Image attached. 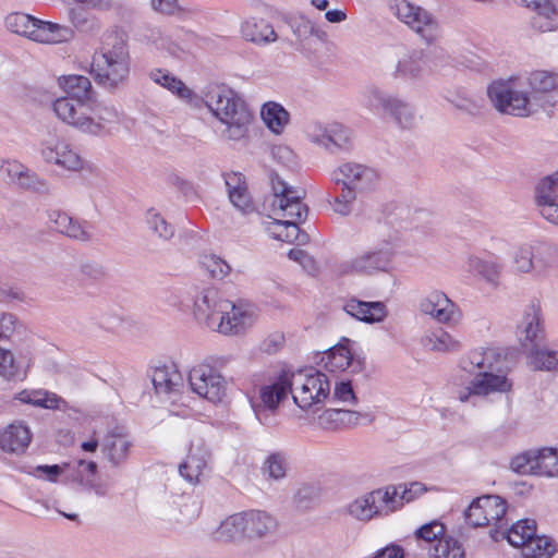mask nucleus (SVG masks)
<instances>
[{
    "label": "nucleus",
    "mask_w": 558,
    "mask_h": 558,
    "mask_svg": "<svg viewBox=\"0 0 558 558\" xmlns=\"http://www.w3.org/2000/svg\"><path fill=\"white\" fill-rule=\"evenodd\" d=\"M510 468L513 472L526 475V474H534L536 475V469H537V458H536V450H529L525 452H522L514 458H512L510 462Z\"/></svg>",
    "instance_id": "nucleus-57"
},
{
    "label": "nucleus",
    "mask_w": 558,
    "mask_h": 558,
    "mask_svg": "<svg viewBox=\"0 0 558 558\" xmlns=\"http://www.w3.org/2000/svg\"><path fill=\"white\" fill-rule=\"evenodd\" d=\"M420 311L429 315L437 323L448 326H453L461 317L458 305L439 290H434L422 299Z\"/></svg>",
    "instance_id": "nucleus-18"
},
{
    "label": "nucleus",
    "mask_w": 558,
    "mask_h": 558,
    "mask_svg": "<svg viewBox=\"0 0 558 558\" xmlns=\"http://www.w3.org/2000/svg\"><path fill=\"white\" fill-rule=\"evenodd\" d=\"M353 361L351 351L344 345H336L324 353L320 363L331 373L345 371Z\"/></svg>",
    "instance_id": "nucleus-43"
},
{
    "label": "nucleus",
    "mask_w": 558,
    "mask_h": 558,
    "mask_svg": "<svg viewBox=\"0 0 558 558\" xmlns=\"http://www.w3.org/2000/svg\"><path fill=\"white\" fill-rule=\"evenodd\" d=\"M519 5L534 11L531 19V26L542 33L551 32L557 28L558 9L551 0H514Z\"/></svg>",
    "instance_id": "nucleus-25"
},
{
    "label": "nucleus",
    "mask_w": 558,
    "mask_h": 558,
    "mask_svg": "<svg viewBox=\"0 0 558 558\" xmlns=\"http://www.w3.org/2000/svg\"><path fill=\"white\" fill-rule=\"evenodd\" d=\"M536 522L533 519H524L514 523L507 532H502V537H506L513 547H524L529 541L535 536Z\"/></svg>",
    "instance_id": "nucleus-42"
},
{
    "label": "nucleus",
    "mask_w": 558,
    "mask_h": 558,
    "mask_svg": "<svg viewBox=\"0 0 558 558\" xmlns=\"http://www.w3.org/2000/svg\"><path fill=\"white\" fill-rule=\"evenodd\" d=\"M400 488L402 486H389L368 494L373 510H376V515H388L403 506Z\"/></svg>",
    "instance_id": "nucleus-33"
},
{
    "label": "nucleus",
    "mask_w": 558,
    "mask_h": 558,
    "mask_svg": "<svg viewBox=\"0 0 558 558\" xmlns=\"http://www.w3.org/2000/svg\"><path fill=\"white\" fill-rule=\"evenodd\" d=\"M518 338L521 345L529 350L536 349L545 339L544 318L538 300H532L525 306L518 325Z\"/></svg>",
    "instance_id": "nucleus-17"
},
{
    "label": "nucleus",
    "mask_w": 558,
    "mask_h": 558,
    "mask_svg": "<svg viewBox=\"0 0 558 558\" xmlns=\"http://www.w3.org/2000/svg\"><path fill=\"white\" fill-rule=\"evenodd\" d=\"M214 537L216 541L223 543L244 537L243 512L234 513L225 519L216 529Z\"/></svg>",
    "instance_id": "nucleus-41"
},
{
    "label": "nucleus",
    "mask_w": 558,
    "mask_h": 558,
    "mask_svg": "<svg viewBox=\"0 0 558 558\" xmlns=\"http://www.w3.org/2000/svg\"><path fill=\"white\" fill-rule=\"evenodd\" d=\"M426 64V56L423 50H412L398 61L395 76L404 78L418 77Z\"/></svg>",
    "instance_id": "nucleus-39"
},
{
    "label": "nucleus",
    "mask_w": 558,
    "mask_h": 558,
    "mask_svg": "<svg viewBox=\"0 0 558 558\" xmlns=\"http://www.w3.org/2000/svg\"><path fill=\"white\" fill-rule=\"evenodd\" d=\"M557 550L556 544L546 536H533L523 547L526 558H550Z\"/></svg>",
    "instance_id": "nucleus-47"
},
{
    "label": "nucleus",
    "mask_w": 558,
    "mask_h": 558,
    "mask_svg": "<svg viewBox=\"0 0 558 558\" xmlns=\"http://www.w3.org/2000/svg\"><path fill=\"white\" fill-rule=\"evenodd\" d=\"M429 352L454 353L461 350V342L442 328L428 331L421 340Z\"/></svg>",
    "instance_id": "nucleus-34"
},
{
    "label": "nucleus",
    "mask_w": 558,
    "mask_h": 558,
    "mask_svg": "<svg viewBox=\"0 0 558 558\" xmlns=\"http://www.w3.org/2000/svg\"><path fill=\"white\" fill-rule=\"evenodd\" d=\"M66 140L56 134H48L40 142V155L43 159L50 165H56L60 161L58 155L61 154L63 148H66Z\"/></svg>",
    "instance_id": "nucleus-55"
},
{
    "label": "nucleus",
    "mask_w": 558,
    "mask_h": 558,
    "mask_svg": "<svg viewBox=\"0 0 558 558\" xmlns=\"http://www.w3.org/2000/svg\"><path fill=\"white\" fill-rule=\"evenodd\" d=\"M204 101L214 116L225 124L221 136L228 141H240L247 136L253 114L246 102L226 85L211 84L206 87Z\"/></svg>",
    "instance_id": "nucleus-3"
},
{
    "label": "nucleus",
    "mask_w": 558,
    "mask_h": 558,
    "mask_svg": "<svg viewBox=\"0 0 558 558\" xmlns=\"http://www.w3.org/2000/svg\"><path fill=\"white\" fill-rule=\"evenodd\" d=\"M133 441L130 436L120 428L108 432L101 442V453L111 468H121L129 459Z\"/></svg>",
    "instance_id": "nucleus-22"
},
{
    "label": "nucleus",
    "mask_w": 558,
    "mask_h": 558,
    "mask_svg": "<svg viewBox=\"0 0 558 558\" xmlns=\"http://www.w3.org/2000/svg\"><path fill=\"white\" fill-rule=\"evenodd\" d=\"M0 169L9 177L12 183L23 190L39 194L50 193L49 183L17 160H3Z\"/></svg>",
    "instance_id": "nucleus-21"
},
{
    "label": "nucleus",
    "mask_w": 558,
    "mask_h": 558,
    "mask_svg": "<svg viewBox=\"0 0 558 558\" xmlns=\"http://www.w3.org/2000/svg\"><path fill=\"white\" fill-rule=\"evenodd\" d=\"M336 186H345L359 195L373 192L379 182L378 172L366 165L348 161L337 166L331 172Z\"/></svg>",
    "instance_id": "nucleus-12"
},
{
    "label": "nucleus",
    "mask_w": 558,
    "mask_h": 558,
    "mask_svg": "<svg viewBox=\"0 0 558 558\" xmlns=\"http://www.w3.org/2000/svg\"><path fill=\"white\" fill-rule=\"evenodd\" d=\"M58 82L60 87L68 95L66 97L76 99L77 102L92 100L94 92L88 77L72 74L59 77Z\"/></svg>",
    "instance_id": "nucleus-37"
},
{
    "label": "nucleus",
    "mask_w": 558,
    "mask_h": 558,
    "mask_svg": "<svg viewBox=\"0 0 558 558\" xmlns=\"http://www.w3.org/2000/svg\"><path fill=\"white\" fill-rule=\"evenodd\" d=\"M493 107L500 113L513 117H529L537 112V97L530 96L519 80H498L487 87Z\"/></svg>",
    "instance_id": "nucleus-5"
},
{
    "label": "nucleus",
    "mask_w": 558,
    "mask_h": 558,
    "mask_svg": "<svg viewBox=\"0 0 558 558\" xmlns=\"http://www.w3.org/2000/svg\"><path fill=\"white\" fill-rule=\"evenodd\" d=\"M359 196L357 193L352 190L340 186V193L336 194L332 201H329L331 208L335 213L341 216H348L351 214L353 204Z\"/></svg>",
    "instance_id": "nucleus-58"
},
{
    "label": "nucleus",
    "mask_w": 558,
    "mask_h": 558,
    "mask_svg": "<svg viewBox=\"0 0 558 558\" xmlns=\"http://www.w3.org/2000/svg\"><path fill=\"white\" fill-rule=\"evenodd\" d=\"M50 228L70 239L86 242L92 239L88 223L62 210H51L48 215Z\"/></svg>",
    "instance_id": "nucleus-24"
},
{
    "label": "nucleus",
    "mask_w": 558,
    "mask_h": 558,
    "mask_svg": "<svg viewBox=\"0 0 558 558\" xmlns=\"http://www.w3.org/2000/svg\"><path fill=\"white\" fill-rule=\"evenodd\" d=\"M469 266L487 281H495L502 269V264L498 258L483 259L480 257H471L469 259Z\"/></svg>",
    "instance_id": "nucleus-56"
},
{
    "label": "nucleus",
    "mask_w": 558,
    "mask_h": 558,
    "mask_svg": "<svg viewBox=\"0 0 558 558\" xmlns=\"http://www.w3.org/2000/svg\"><path fill=\"white\" fill-rule=\"evenodd\" d=\"M204 101L214 116L225 124L221 136L228 141H240L247 136L253 114L246 102L226 85L211 84L206 87Z\"/></svg>",
    "instance_id": "nucleus-2"
},
{
    "label": "nucleus",
    "mask_w": 558,
    "mask_h": 558,
    "mask_svg": "<svg viewBox=\"0 0 558 558\" xmlns=\"http://www.w3.org/2000/svg\"><path fill=\"white\" fill-rule=\"evenodd\" d=\"M289 469L288 456L283 451L271 452L263 462L262 472L267 478L281 481Z\"/></svg>",
    "instance_id": "nucleus-45"
},
{
    "label": "nucleus",
    "mask_w": 558,
    "mask_h": 558,
    "mask_svg": "<svg viewBox=\"0 0 558 558\" xmlns=\"http://www.w3.org/2000/svg\"><path fill=\"white\" fill-rule=\"evenodd\" d=\"M291 395L294 403L308 410L323 403L330 393V381L326 374L314 368L289 373Z\"/></svg>",
    "instance_id": "nucleus-9"
},
{
    "label": "nucleus",
    "mask_w": 558,
    "mask_h": 558,
    "mask_svg": "<svg viewBox=\"0 0 558 558\" xmlns=\"http://www.w3.org/2000/svg\"><path fill=\"white\" fill-rule=\"evenodd\" d=\"M149 78L160 86L167 88L181 99H191L193 92L177 76L161 69H154L149 72Z\"/></svg>",
    "instance_id": "nucleus-40"
},
{
    "label": "nucleus",
    "mask_w": 558,
    "mask_h": 558,
    "mask_svg": "<svg viewBox=\"0 0 558 558\" xmlns=\"http://www.w3.org/2000/svg\"><path fill=\"white\" fill-rule=\"evenodd\" d=\"M31 440V430L22 422H14L0 432V448L9 453H23Z\"/></svg>",
    "instance_id": "nucleus-28"
},
{
    "label": "nucleus",
    "mask_w": 558,
    "mask_h": 558,
    "mask_svg": "<svg viewBox=\"0 0 558 558\" xmlns=\"http://www.w3.org/2000/svg\"><path fill=\"white\" fill-rule=\"evenodd\" d=\"M397 254V245L389 238L378 240L372 247L357 254L341 265L343 274H359L372 276L378 272H388L392 267Z\"/></svg>",
    "instance_id": "nucleus-8"
},
{
    "label": "nucleus",
    "mask_w": 558,
    "mask_h": 558,
    "mask_svg": "<svg viewBox=\"0 0 558 558\" xmlns=\"http://www.w3.org/2000/svg\"><path fill=\"white\" fill-rule=\"evenodd\" d=\"M492 356V350H484L482 348L472 350L461 357L460 367L469 374L476 375V373L493 368Z\"/></svg>",
    "instance_id": "nucleus-44"
},
{
    "label": "nucleus",
    "mask_w": 558,
    "mask_h": 558,
    "mask_svg": "<svg viewBox=\"0 0 558 558\" xmlns=\"http://www.w3.org/2000/svg\"><path fill=\"white\" fill-rule=\"evenodd\" d=\"M60 161L56 166L72 172L81 171L84 168L85 160L82 156L66 142V148H63L58 155Z\"/></svg>",
    "instance_id": "nucleus-59"
},
{
    "label": "nucleus",
    "mask_w": 558,
    "mask_h": 558,
    "mask_svg": "<svg viewBox=\"0 0 558 558\" xmlns=\"http://www.w3.org/2000/svg\"><path fill=\"white\" fill-rule=\"evenodd\" d=\"M527 86L531 89L530 96H536L538 108L551 110L556 104L550 93L558 89V73L549 71H534L527 77Z\"/></svg>",
    "instance_id": "nucleus-23"
},
{
    "label": "nucleus",
    "mask_w": 558,
    "mask_h": 558,
    "mask_svg": "<svg viewBox=\"0 0 558 558\" xmlns=\"http://www.w3.org/2000/svg\"><path fill=\"white\" fill-rule=\"evenodd\" d=\"M260 117L266 126L276 134L282 133L290 119L289 112L275 101H268L263 105Z\"/></svg>",
    "instance_id": "nucleus-38"
},
{
    "label": "nucleus",
    "mask_w": 558,
    "mask_h": 558,
    "mask_svg": "<svg viewBox=\"0 0 558 558\" xmlns=\"http://www.w3.org/2000/svg\"><path fill=\"white\" fill-rule=\"evenodd\" d=\"M203 268L216 280H222L231 271L230 265L217 255H206L202 259Z\"/></svg>",
    "instance_id": "nucleus-60"
},
{
    "label": "nucleus",
    "mask_w": 558,
    "mask_h": 558,
    "mask_svg": "<svg viewBox=\"0 0 558 558\" xmlns=\"http://www.w3.org/2000/svg\"><path fill=\"white\" fill-rule=\"evenodd\" d=\"M149 40L157 49L165 50L172 56H179V53L182 51L180 46L174 43L170 36L163 34L159 29L151 31Z\"/></svg>",
    "instance_id": "nucleus-64"
},
{
    "label": "nucleus",
    "mask_w": 558,
    "mask_h": 558,
    "mask_svg": "<svg viewBox=\"0 0 558 558\" xmlns=\"http://www.w3.org/2000/svg\"><path fill=\"white\" fill-rule=\"evenodd\" d=\"M85 102H77L76 99L69 97H60L52 104L53 111L63 122L74 126L83 133L94 136H105L107 129L101 122L89 117L84 111Z\"/></svg>",
    "instance_id": "nucleus-13"
},
{
    "label": "nucleus",
    "mask_w": 558,
    "mask_h": 558,
    "mask_svg": "<svg viewBox=\"0 0 558 558\" xmlns=\"http://www.w3.org/2000/svg\"><path fill=\"white\" fill-rule=\"evenodd\" d=\"M225 183L229 199L236 209L244 215L255 211L254 203L247 191L245 177L242 173L231 172L225 174Z\"/></svg>",
    "instance_id": "nucleus-27"
},
{
    "label": "nucleus",
    "mask_w": 558,
    "mask_h": 558,
    "mask_svg": "<svg viewBox=\"0 0 558 558\" xmlns=\"http://www.w3.org/2000/svg\"><path fill=\"white\" fill-rule=\"evenodd\" d=\"M313 142L335 153L350 148L351 132L340 123L328 124L322 132L313 137Z\"/></svg>",
    "instance_id": "nucleus-32"
},
{
    "label": "nucleus",
    "mask_w": 558,
    "mask_h": 558,
    "mask_svg": "<svg viewBox=\"0 0 558 558\" xmlns=\"http://www.w3.org/2000/svg\"><path fill=\"white\" fill-rule=\"evenodd\" d=\"M189 384L193 392L210 402H219L226 395V379L211 365L202 363L189 372Z\"/></svg>",
    "instance_id": "nucleus-14"
},
{
    "label": "nucleus",
    "mask_w": 558,
    "mask_h": 558,
    "mask_svg": "<svg viewBox=\"0 0 558 558\" xmlns=\"http://www.w3.org/2000/svg\"><path fill=\"white\" fill-rule=\"evenodd\" d=\"M430 558H465V549L459 539L452 536L439 539L429 551Z\"/></svg>",
    "instance_id": "nucleus-49"
},
{
    "label": "nucleus",
    "mask_w": 558,
    "mask_h": 558,
    "mask_svg": "<svg viewBox=\"0 0 558 558\" xmlns=\"http://www.w3.org/2000/svg\"><path fill=\"white\" fill-rule=\"evenodd\" d=\"M537 469L536 475L548 477L558 476V450L543 448L536 450Z\"/></svg>",
    "instance_id": "nucleus-51"
},
{
    "label": "nucleus",
    "mask_w": 558,
    "mask_h": 558,
    "mask_svg": "<svg viewBox=\"0 0 558 558\" xmlns=\"http://www.w3.org/2000/svg\"><path fill=\"white\" fill-rule=\"evenodd\" d=\"M533 351V364L537 369L558 371V349Z\"/></svg>",
    "instance_id": "nucleus-62"
},
{
    "label": "nucleus",
    "mask_w": 558,
    "mask_h": 558,
    "mask_svg": "<svg viewBox=\"0 0 558 558\" xmlns=\"http://www.w3.org/2000/svg\"><path fill=\"white\" fill-rule=\"evenodd\" d=\"M446 526L438 520H433L423 524L414 532L416 542H424L426 544H437L439 539L447 538Z\"/></svg>",
    "instance_id": "nucleus-53"
},
{
    "label": "nucleus",
    "mask_w": 558,
    "mask_h": 558,
    "mask_svg": "<svg viewBox=\"0 0 558 558\" xmlns=\"http://www.w3.org/2000/svg\"><path fill=\"white\" fill-rule=\"evenodd\" d=\"M291 385L289 373L283 372L274 383L262 386L257 395L250 397L251 407L262 424H271L280 402L291 393Z\"/></svg>",
    "instance_id": "nucleus-11"
},
{
    "label": "nucleus",
    "mask_w": 558,
    "mask_h": 558,
    "mask_svg": "<svg viewBox=\"0 0 558 558\" xmlns=\"http://www.w3.org/2000/svg\"><path fill=\"white\" fill-rule=\"evenodd\" d=\"M151 383L159 396H169L183 387V376L173 362L156 366L151 372Z\"/></svg>",
    "instance_id": "nucleus-26"
},
{
    "label": "nucleus",
    "mask_w": 558,
    "mask_h": 558,
    "mask_svg": "<svg viewBox=\"0 0 558 558\" xmlns=\"http://www.w3.org/2000/svg\"><path fill=\"white\" fill-rule=\"evenodd\" d=\"M514 270L520 274H543L550 264V248L546 243H524L512 253Z\"/></svg>",
    "instance_id": "nucleus-16"
},
{
    "label": "nucleus",
    "mask_w": 558,
    "mask_h": 558,
    "mask_svg": "<svg viewBox=\"0 0 558 558\" xmlns=\"http://www.w3.org/2000/svg\"><path fill=\"white\" fill-rule=\"evenodd\" d=\"M105 268L96 262H83L80 264L76 277L78 280L85 283H94L105 278Z\"/></svg>",
    "instance_id": "nucleus-61"
},
{
    "label": "nucleus",
    "mask_w": 558,
    "mask_h": 558,
    "mask_svg": "<svg viewBox=\"0 0 558 558\" xmlns=\"http://www.w3.org/2000/svg\"><path fill=\"white\" fill-rule=\"evenodd\" d=\"M193 315L199 324L223 335H238L252 324V314L246 304L223 299L213 286L196 290Z\"/></svg>",
    "instance_id": "nucleus-1"
},
{
    "label": "nucleus",
    "mask_w": 558,
    "mask_h": 558,
    "mask_svg": "<svg viewBox=\"0 0 558 558\" xmlns=\"http://www.w3.org/2000/svg\"><path fill=\"white\" fill-rule=\"evenodd\" d=\"M348 512L350 515L361 521H368L376 515V510H373L368 494L351 502L348 506Z\"/></svg>",
    "instance_id": "nucleus-63"
},
{
    "label": "nucleus",
    "mask_w": 558,
    "mask_h": 558,
    "mask_svg": "<svg viewBox=\"0 0 558 558\" xmlns=\"http://www.w3.org/2000/svg\"><path fill=\"white\" fill-rule=\"evenodd\" d=\"M5 26L10 32L40 44L65 43L74 35L68 26L43 21L22 12L9 14L5 17Z\"/></svg>",
    "instance_id": "nucleus-7"
},
{
    "label": "nucleus",
    "mask_w": 558,
    "mask_h": 558,
    "mask_svg": "<svg viewBox=\"0 0 558 558\" xmlns=\"http://www.w3.org/2000/svg\"><path fill=\"white\" fill-rule=\"evenodd\" d=\"M343 310L350 316L367 324L383 322L388 314L383 302H365L354 298L345 302Z\"/></svg>",
    "instance_id": "nucleus-30"
},
{
    "label": "nucleus",
    "mask_w": 558,
    "mask_h": 558,
    "mask_svg": "<svg viewBox=\"0 0 558 558\" xmlns=\"http://www.w3.org/2000/svg\"><path fill=\"white\" fill-rule=\"evenodd\" d=\"M506 501L494 495L482 496L471 502L465 511V520L473 527H481L495 524L502 527V520L506 515Z\"/></svg>",
    "instance_id": "nucleus-15"
},
{
    "label": "nucleus",
    "mask_w": 558,
    "mask_h": 558,
    "mask_svg": "<svg viewBox=\"0 0 558 558\" xmlns=\"http://www.w3.org/2000/svg\"><path fill=\"white\" fill-rule=\"evenodd\" d=\"M209 459V452L203 445H191L186 459L179 465L180 475L191 484L199 483Z\"/></svg>",
    "instance_id": "nucleus-31"
},
{
    "label": "nucleus",
    "mask_w": 558,
    "mask_h": 558,
    "mask_svg": "<svg viewBox=\"0 0 558 558\" xmlns=\"http://www.w3.org/2000/svg\"><path fill=\"white\" fill-rule=\"evenodd\" d=\"M290 27L298 39V49L300 50L304 48L303 41L308 37L316 36L322 39L326 35L325 32L316 28L315 25L304 16L291 19Z\"/></svg>",
    "instance_id": "nucleus-52"
},
{
    "label": "nucleus",
    "mask_w": 558,
    "mask_h": 558,
    "mask_svg": "<svg viewBox=\"0 0 558 558\" xmlns=\"http://www.w3.org/2000/svg\"><path fill=\"white\" fill-rule=\"evenodd\" d=\"M512 388V381L505 375L494 374L492 369L476 373L469 386L459 391L458 399L461 402L469 400L471 396L485 397L495 392H508Z\"/></svg>",
    "instance_id": "nucleus-19"
},
{
    "label": "nucleus",
    "mask_w": 558,
    "mask_h": 558,
    "mask_svg": "<svg viewBox=\"0 0 558 558\" xmlns=\"http://www.w3.org/2000/svg\"><path fill=\"white\" fill-rule=\"evenodd\" d=\"M390 8L400 22L409 26L426 43H434L440 36L438 21L426 9L408 0H393Z\"/></svg>",
    "instance_id": "nucleus-10"
},
{
    "label": "nucleus",
    "mask_w": 558,
    "mask_h": 558,
    "mask_svg": "<svg viewBox=\"0 0 558 558\" xmlns=\"http://www.w3.org/2000/svg\"><path fill=\"white\" fill-rule=\"evenodd\" d=\"M66 140L56 134H48L40 142V155L43 159L50 165H56L60 161L58 155L61 154L63 148H66Z\"/></svg>",
    "instance_id": "nucleus-54"
},
{
    "label": "nucleus",
    "mask_w": 558,
    "mask_h": 558,
    "mask_svg": "<svg viewBox=\"0 0 558 558\" xmlns=\"http://www.w3.org/2000/svg\"><path fill=\"white\" fill-rule=\"evenodd\" d=\"M241 32L246 40L257 45H267L278 38L272 25L264 19H248L242 24Z\"/></svg>",
    "instance_id": "nucleus-35"
},
{
    "label": "nucleus",
    "mask_w": 558,
    "mask_h": 558,
    "mask_svg": "<svg viewBox=\"0 0 558 558\" xmlns=\"http://www.w3.org/2000/svg\"><path fill=\"white\" fill-rule=\"evenodd\" d=\"M145 221L149 231L163 241H169L174 235V227L169 223L156 209L147 210Z\"/></svg>",
    "instance_id": "nucleus-48"
},
{
    "label": "nucleus",
    "mask_w": 558,
    "mask_h": 558,
    "mask_svg": "<svg viewBox=\"0 0 558 558\" xmlns=\"http://www.w3.org/2000/svg\"><path fill=\"white\" fill-rule=\"evenodd\" d=\"M558 198V170L542 178L534 189L535 205Z\"/></svg>",
    "instance_id": "nucleus-50"
},
{
    "label": "nucleus",
    "mask_w": 558,
    "mask_h": 558,
    "mask_svg": "<svg viewBox=\"0 0 558 558\" xmlns=\"http://www.w3.org/2000/svg\"><path fill=\"white\" fill-rule=\"evenodd\" d=\"M64 480L66 483L74 484L82 490L94 492L99 496L106 494L105 487L96 482L98 469L96 462L80 459L74 462L64 463Z\"/></svg>",
    "instance_id": "nucleus-20"
},
{
    "label": "nucleus",
    "mask_w": 558,
    "mask_h": 558,
    "mask_svg": "<svg viewBox=\"0 0 558 558\" xmlns=\"http://www.w3.org/2000/svg\"><path fill=\"white\" fill-rule=\"evenodd\" d=\"M302 221L294 220H279L276 219L274 222V236L284 242H299L303 243L306 241L307 235L301 233L299 225Z\"/></svg>",
    "instance_id": "nucleus-46"
},
{
    "label": "nucleus",
    "mask_w": 558,
    "mask_h": 558,
    "mask_svg": "<svg viewBox=\"0 0 558 558\" xmlns=\"http://www.w3.org/2000/svg\"><path fill=\"white\" fill-rule=\"evenodd\" d=\"M272 210L282 218L281 220L294 221H304L308 213V208L302 203V196L299 193L272 201Z\"/></svg>",
    "instance_id": "nucleus-36"
},
{
    "label": "nucleus",
    "mask_w": 558,
    "mask_h": 558,
    "mask_svg": "<svg viewBox=\"0 0 558 558\" xmlns=\"http://www.w3.org/2000/svg\"><path fill=\"white\" fill-rule=\"evenodd\" d=\"M244 537L263 538L277 529V520L266 511L248 510L243 512Z\"/></svg>",
    "instance_id": "nucleus-29"
},
{
    "label": "nucleus",
    "mask_w": 558,
    "mask_h": 558,
    "mask_svg": "<svg viewBox=\"0 0 558 558\" xmlns=\"http://www.w3.org/2000/svg\"><path fill=\"white\" fill-rule=\"evenodd\" d=\"M130 65L126 39L121 34L111 33L106 36L100 52L94 56L92 73L98 85L114 89L126 82Z\"/></svg>",
    "instance_id": "nucleus-4"
},
{
    "label": "nucleus",
    "mask_w": 558,
    "mask_h": 558,
    "mask_svg": "<svg viewBox=\"0 0 558 558\" xmlns=\"http://www.w3.org/2000/svg\"><path fill=\"white\" fill-rule=\"evenodd\" d=\"M362 105L375 114L390 118L401 129H412L415 124L413 106L398 95L377 86H367L362 93Z\"/></svg>",
    "instance_id": "nucleus-6"
}]
</instances>
